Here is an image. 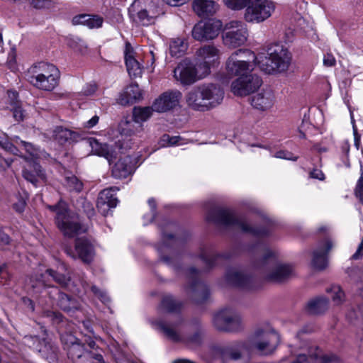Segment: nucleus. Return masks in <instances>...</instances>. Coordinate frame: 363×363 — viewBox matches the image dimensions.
I'll use <instances>...</instances> for the list:
<instances>
[{
	"label": "nucleus",
	"instance_id": "bb28decb",
	"mask_svg": "<svg viewBox=\"0 0 363 363\" xmlns=\"http://www.w3.org/2000/svg\"><path fill=\"white\" fill-rule=\"evenodd\" d=\"M191 6L194 13L202 18L215 15L220 9L214 0H193Z\"/></svg>",
	"mask_w": 363,
	"mask_h": 363
},
{
	"label": "nucleus",
	"instance_id": "a18cd8bd",
	"mask_svg": "<svg viewBox=\"0 0 363 363\" xmlns=\"http://www.w3.org/2000/svg\"><path fill=\"white\" fill-rule=\"evenodd\" d=\"M162 140L164 144L167 145H182L184 144V140L180 136H169L168 135H164L162 138Z\"/></svg>",
	"mask_w": 363,
	"mask_h": 363
},
{
	"label": "nucleus",
	"instance_id": "0eeeda50",
	"mask_svg": "<svg viewBox=\"0 0 363 363\" xmlns=\"http://www.w3.org/2000/svg\"><path fill=\"white\" fill-rule=\"evenodd\" d=\"M48 208L56 213V225L64 235L72 238L86 230L80 223L78 216L67 210L65 202L60 201L57 205L49 206Z\"/></svg>",
	"mask_w": 363,
	"mask_h": 363
},
{
	"label": "nucleus",
	"instance_id": "2f4dec72",
	"mask_svg": "<svg viewBox=\"0 0 363 363\" xmlns=\"http://www.w3.org/2000/svg\"><path fill=\"white\" fill-rule=\"evenodd\" d=\"M103 18L99 16L82 14L75 16L72 19L74 24H82L89 28H98L103 24Z\"/></svg>",
	"mask_w": 363,
	"mask_h": 363
},
{
	"label": "nucleus",
	"instance_id": "e2e57ef3",
	"mask_svg": "<svg viewBox=\"0 0 363 363\" xmlns=\"http://www.w3.org/2000/svg\"><path fill=\"white\" fill-rule=\"evenodd\" d=\"M148 204H149V206H150V208H151V210L152 211V215H151V218H150V220H152L153 218H154V216H155L154 211H155V206H156L155 200L153 199H150L148 200Z\"/></svg>",
	"mask_w": 363,
	"mask_h": 363
},
{
	"label": "nucleus",
	"instance_id": "4d7b16f0",
	"mask_svg": "<svg viewBox=\"0 0 363 363\" xmlns=\"http://www.w3.org/2000/svg\"><path fill=\"white\" fill-rule=\"evenodd\" d=\"M99 119V116H93L90 120H89L88 121H86L85 123L84 127L87 128H93L98 123Z\"/></svg>",
	"mask_w": 363,
	"mask_h": 363
},
{
	"label": "nucleus",
	"instance_id": "b1692460",
	"mask_svg": "<svg viewBox=\"0 0 363 363\" xmlns=\"http://www.w3.org/2000/svg\"><path fill=\"white\" fill-rule=\"evenodd\" d=\"M118 191L116 187H111L101 191L97 200V208L99 212L106 216L111 208H115L118 203V199L115 196Z\"/></svg>",
	"mask_w": 363,
	"mask_h": 363
},
{
	"label": "nucleus",
	"instance_id": "3c124183",
	"mask_svg": "<svg viewBox=\"0 0 363 363\" xmlns=\"http://www.w3.org/2000/svg\"><path fill=\"white\" fill-rule=\"evenodd\" d=\"M51 2V0H31V4L37 9L49 7Z\"/></svg>",
	"mask_w": 363,
	"mask_h": 363
},
{
	"label": "nucleus",
	"instance_id": "13d9d810",
	"mask_svg": "<svg viewBox=\"0 0 363 363\" xmlns=\"http://www.w3.org/2000/svg\"><path fill=\"white\" fill-rule=\"evenodd\" d=\"M311 177L314 179L323 180L324 179V174L320 169H314L311 172Z\"/></svg>",
	"mask_w": 363,
	"mask_h": 363
},
{
	"label": "nucleus",
	"instance_id": "7c9ffc66",
	"mask_svg": "<svg viewBox=\"0 0 363 363\" xmlns=\"http://www.w3.org/2000/svg\"><path fill=\"white\" fill-rule=\"evenodd\" d=\"M248 342H237L227 347L223 352L224 363L241 358V352L247 348Z\"/></svg>",
	"mask_w": 363,
	"mask_h": 363
},
{
	"label": "nucleus",
	"instance_id": "423d86ee",
	"mask_svg": "<svg viewBox=\"0 0 363 363\" xmlns=\"http://www.w3.org/2000/svg\"><path fill=\"white\" fill-rule=\"evenodd\" d=\"M0 146L13 155L23 157L27 164L37 162L38 160L47 157L45 152L32 143L21 140L18 136H13L10 140L6 135L0 136Z\"/></svg>",
	"mask_w": 363,
	"mask_h": 363
},
{
	"label": "nucleus",
	"instance_id": "ddd939ff",
	"mask_svg": "<svg viewBox=\"0 0 363 363\" xmlns=\"http://www.w3.org/2000/svg\"><path fill=\"white\" fill-rule=\"evenodd\" d=\"M299 347L301 352L291 363H331L337 360L336 356L323 354L315 344L311 342H306Z\"/></svg>",
	"mask_w": 363,
	"mask_h": 363
},
{
	"label": "nucleus",
	"instance_id": "1a4fd4ad",
	"mask_svg": "<svg viewBox=\"0 0 363 363\" xmlns=\"http://www.w3.org/2000/svg\"><path fill=\"white\" fill-rule=\"evenodd\" d=\"M248 37L247 24L240 20H232L224 26L222 42L226 48L235 49L244 45Z\"/></svg>",
	"mask_w": 363,
	"mask_h": 363
},
{
	"label": "nucleus",
	"instance_id": "8fccbe9b",
	"mask_svg": "<svg viewBox=\"0 0 363 363\" xmlns=\"http://www.w3.org/2000/svg\"><path fill=\"white\" fill-rule=\"evenodd\" d=\"M274 157L280 158V159H285L289 160H296L297 157L294 156L291 152L284 151V150H279L277 151L274 155Z\"/></svg>",
	"mask_w": 363,
	"mask_h": 363
},
{
	"label": "nucleus",
	"instance_id": "f3484780",
	"mask_svg": "<svg viewBox=\"0 0 363 363\" xmlns=\"http://www.w3.org/2000/svg\"><path fill=\"white\" fill-rule=\"evenodd\" d=\"M182 94L177 89L168 90L160 94L153 102L155 111L164 113L171 111L179 106Z\"/></svg>",
	"mask_w": 363,
	"mask_h": 363
},
{
	"label": "nucleus",
	"instance_id": "4c0bfd02",
	"mask_svg": "<svg viewBox=\"0 0 363 363\" xmlns=\"http://www.w3.org/2000/svg\"><path fill=\"white\" fill-rule=\"evenodd\" d=\"M196 61V63H194V70L198 81H199L207 77L211 74V69L213 67L201 60Z\"/></svg>",
	"mask_w": 363,
	"mask_h": 363
},
{
	"label": "nucleus",
	"instance_id": "a19ab883",
	"mask_svg": "<svg viewBox=\"0 0 363 363\" xmlns=\"http://www.w3.org/2000/svg\"><path fill=\"white\" fill-rule=\"evenodd\" d=\"M60 306L65 311L69 312L78 308L77 302L71 299L67 294H60Z\"/></svg>",
	"mask_w": 363,
	"mask_h": 363
},
{
	"label": "nucleus",
	"instance_id": "f257e3e1",
	"mask_svg": "<svg viewBox=\"0 0 363 363\" xmlns=\"http://www.w3.org/2000/svg\"><path fill=\"white\" fill-rule=\"evenodd\" d=\"M153 107L137 106L133 110V121H122L119 125L120 138L113 145L101 143L96 139L90 138L86 143L91 148L93 154L106 158L109 163L116 158L119 152L123 153L135 145V138L143 131V123L152 115Z\"/></svg>",
	"mask_w": 363,
	"mask_h": 363
},
{
	"label": "nucleus",
	"instance_id": "dca6fc26",
	"mask_svg": "<svg viewBox=\"0 0 363 363\" xmlns=\"http://www.w3.org/2000/svg\"><path fill=\"white\" fill-rule=\"evenodd\" d=\"M162 332L170 340L175 342H184L189 345H199L201 340L203 331L199 330L196 331L192 336L186 335V329L183 328H178L176 325H169L163 323H160Z\"/></svg>",
	"mask_w": 363,
	"mask_h": 363
},
{
	"label": "nucleus",
	"instance_id": "5fc2aeb1",
	"mask_svg": "<svg viewBox=\"0 0 363 363\" xmlns=\"http://www.w3.org/2000/svg\"><path fill=\"white\" fill-rule=\"evenodd\" d=\"M356 195L363 203V177L361 176L356 188Z\"/></svg>",
	"mask_w": 363,
	"mask_h": 363
},
{
	"label": "nucleus",
	"instance_id": "c03bdc74",
	"mask_svg": "<svg viewBox=\"0 0 363 363\" xmlns=\"http://www.w3.org/2000/svg\"><path fill=\"white\" fill-rule=\"evenodd\" d=\"M45 275L52 277V279L55 281H57V283H59L60 284H61L62 286H67L68 282L70 281V279L69 277H67L62 274H59L58 273H55V272H53L51 269H48L46 271Z\"/></svg>",
	"mask_w": 363,
	"mask_h": 363
},
{
	"label": "nucleus",
	"instance_id": "de8ad7c7",
	"mask_svg": "<svg viewBox=\"0 0 363 363\" xmlns=\"http://www.w3.org/2000/svg\"><path fill=\"white\" fill-rule=\"evenodd\" d=\"M24 343L30 347H33V349L41 351V348L39 347V340L36 337L33 336H26L24 337Z\"/></svg>",
	"mask_w": 363,
	"mask_h": 363
},
{
	"label": "nucleus",
	"instance_id": "c9c22d12",
	"mask_svg": "<svg viewBox=\"0 0 363 363\" xmlns=\"http://www.w3.org/2000/svg\"><path fill=\"white\" fill-rule=\"evenodd\" d=\"M328 300L325 297H317L310 300L306 305V310L311 314H320L327 310Z\"/></svg>",
	"mask_w": 363,
	"mask_h": 363
},
{
	"label": "nucleus",
	"instance_id": "603ef678",
	"mask_svg": "<svg viewBox=\"0 0 363 363\" xmlns=\"http://www.w3.org/2000/svg\"><path fill=\"white\" fill-rule=\"evenodd\" d=\"M336 64V60L331 53H327L323 57V65L325 67H333Z\"/></svg>",
	"mask_w": 363,
	"mask_h": 363
},
{
	"label": "nucleus",
	"instance_id": "7ed1b4c3",
	"mask_svg": "<svg viewBox=\"0 0 363 363\" xmlns=\"http://www.w3.org/2000/svg\"><path fill=\"white\" fill-rule=\"evenodd\" d=\"M223 97L224 91L218 85L205 83L189 91L185 95V101L189 108L206 111L220 105Z\"/></svg>",
	"mask_w": 363,
	"mask_h": 363
},
{
	"label": "nucleus",
	"instance_id": "5701e85b",
	"mask_svg": "<svg viewBox=\"0 0 363 363\" xmlns=\"http://www.w3.org/2000/svg\"><path fill=\"white\" fill-rule=\"evenodd\" d=\"M276 101L274 92L269 89H262L252 96L251 105L259 111L271 110Z\"/></svg>",
	"mask_w": 363,
	"mask_h": 363
},
{
	"label": "nucleus",
	"instance_id": "49530a36",
	"mask_svg": "<svg viewBox=\"0 0 363 363\" xmlns=\"http://www.w3.org/2000/svg\"><path fill=\"white\" fill-rule=\"evenodd\" d=\"M96 91V86L95 84H87L86 85L80 93L76 94L75 98L77 99H81L82 96L89 97L93 96Z\"/></svg>",
	"mask_w": 363,
	"mask_h": 363
},
{
	"label": "nucleus",
	"instance_id": "774afa93",
	"mask_svg": "<svg viewBox=\"0 0 363 363\" xmlns=\"http://www.w3.org/2000/svg\"><path fill=\"white\" fill-rule=\"evenodd\" d=\"M172 363H194V362L190 360H188V359H177V360L173 362Z\"/></svg>",
	"mask_w": 363,
	"mask_h": 363
},
{
	"label": "nucleus",
	"instance_id": "c756f323",
	"mask_svg": "<svg viewBox=\"0 0 363 363\" xmlns=\"http://www.w3.org/2000/svg\"><path fill=\"white\" fill-rule=\"evenodd\" d=\"M72 359H79L85 355L91 360L92 363H103V357L101 354H91L84 351V346L79 343H72L68 352Z\"/></svg>",
	"mask_w": 363,
	"mask_h": 363
},
{
	"label": "nucleus",
	"instance_id": "052dcab7",
	"mask_svg": "<svg viewBox=\"0 0 363 363\" xmlns=\"http://www.w3.org/2000/svg\"><path fill=\"white\" fill-rule=\"evenodd\" d=\"M352 124H353V133H354V144L356 145V147L358 148V146L359 145V135H358L357 133V129L354 125V121L353 119L352 118Z\"/></svg>",
	"mask_w": 363,
	"mask_h": 363
},
{
	"label": "nucleus",
	"instance_id": "6ab92c4d",
	"mask_svg": "<svg viewBox=\"0 0 363 363\" xmlns=\"http://www.w3.org/2000/svg\"><path fill=\"white\" fill-rule=\"evenodd\" d=\"M194 73V62L184 60L174 68V78L182 85H191L198 81Z\"/></svg>",
	"mask_w": 363,
	"mask_h": 363
},
{
	"label": "nucleus",
	"instance_id": "ea45409f",
	"mask_svg": "<svg viewBox=\"0 0 363 363\" xmlns=\"http://www.w3.org/2000/svg\"><path fill=\"white\" fill-rule=\"evenodd\" d=\"M251 0H222L223 4L229 10L239 11L245 9Z\"/></svg>",
	"mask_w": 363,
	"mask_h": 363
},
{
	"label": "nucleus",
	"instance_id": "cd10ccee",
	"mask_svg": "<svg viewBox=\"0 0 363 363\" xmlns=\"http://www.w3.org/2000/svg\"><path fill=\"white\" fill-rule=\"evenodd\" d=\"M67 253L73 258H79L84 262H90L94 257V250L92 245L84 239H78L76 241L74 252L67 250Z\"/></svg>",
	"mask_w": 363,
	"mask_h": 363
},
{
	"label": "nucleus",
	"instance_id": "2eb2a0df",
	"mask_svg": "<svg viewBox=\"0 0 363 363\" xmlns=\"http://www.w3.org/2000/svg\"><path fill=\"white\" fill-rule=\"evenodd\" d=\"M222 28L220 20L213 18L206 21H201L194 26L192 37L200 42L212 40L218 36Z\"/></svg>",
	"mask_w": 363,
	"mask_h": 363
},
{
	"label": "nucleus",
	"instance_id": "aec40b11",
	"mask_svg": "<svg viewBox=\"0 0 363 363\" xmlns=\"http://www.w3.org/2000/svg\"><path fill=\"white\" fill-rule=\"evenodd\" d=\"M294 274V268L288 264L277 262L272 260L269 262V269L266 272V279L274 282H282Z\"/></svg>",
	"mask_w": 363,
	"mask_h": 363
},
{
	"label": "nucleus",
	"instance_id": "9d476101",
	"mask_svg": "<svg viewBox=\"0 0 363 363\" xmlns=\"http://www.w3.org/2000/svg\"><path fill=\"white\" fill-rule=\"evenodd\" d=\"M207 219L215 223L225 225H237L243 232L248 233L256 237H263L269 233L266 228L257 229L248 225L244 220L237 218L228 209H216L209 213Z\"/></svg>",
	"mask_w": 363,
	"mask_h": 363
},
{
	"label": "nucleus",
	"instance_id": "0e129e2a",
	"mask_svg": "<svg viewBox=\"0 0 363 363\" xmlns=\"http://www.w3.org/2000/svg\"><path fill=\"white\" fill-rule=\"evenodd\" d=\"M275 252L269 249H266L264 254V259L267 260L269 257H274L275 256Z\"/></svg>",
	"mask_w": 363,
	"mask_h": 363
},
{
	"label": "nucleus",
	"instance_id": "bf43d9fd",
	"mask_svg": "<svg viewBox=\"0 0 363 363\" xmlns=\"http://www.w3.org/2000/svg\"><path fill=\"white\" fill-rule=\"evenodd\" d=\"M13 162L12 160H6L0 158V170L5 169L6 167H9Z\"/></svg>",
	"mask_w": 363,
	"mask_h": 363
},
{
	"label": "nucleus",
	"instance_id": "f8f14e48",
	"mask_svg": "<svg viewBox=\"0 0 363 363\" xmlns=\"http://www.w3.org/2000/svg\"><path fill=\"white\" fill-rule=\"evenodd\" d=\"M213 325L216 330L226 333H238L244 328L242 315L232 309H223L215 313Z\"/></svg>",
	"mask_w": 363,
	"mask_h": 363
},
{
	"label": "nucleus",
	"instance_id": "09e8293b",
	"mask_svg": "<svg viewBox=\"0 0 363 363\" xmlns=\"http://www.w3.org/2000/svg\"><path fill=\"white\" fill-rule=\"evenodd\" d=\"M78 44H83L84 45V41L80 38H70L68 41V45L76 51L83 52V49L78 48Z\"/></svg>",
	"mask_w": 363,
	"mask_h": 363
},
{
	"label": "nucleus",
	"instance_id": "39448f33",
	"mask_svg": "<svg viewBox=\"0 0 363 363\" xmlns=\"http://www.w3.org/2000/svg\"><path fill=\"white\" fill-rule=\"evenodd\" d=\"M29 82L36 89L52 91L59 84L60 74L52 64L39 62L28 69Z\"/></svg>",
	"mask_w": 363,
	"mask_h": 363
},
{
	"label": "nucleus",
	"instance_id": "a211bd4d",
	"mask_svg": "<svg viewBox=\"0 0 363 363\" xmlns=\"http://www.w3.org/2000/svg\"><path fill=\"white\" fill-rule=\"evenodd\" d=\"M335 246L334 242L330 238H325L320 241L316 249L313 252L311 265L314 269H323L328 264V253Z\"/></svg>",
	"mask_w": 363,
	"mask_h": 363
},
{
	"label": "nucleus",
	"instance_id": "79ce46f5",
	"mask_svg": "<svg viewBox=\"0 0 363 363\" xmlns=\"http://www.w3.org/2000/svg\"><path fill=\"white\" fill-rule=\"evenodd\" d=\"M179 306V303L172 296H165L163 297L161 307L164 311L172 312L175 311Z\"/></svg>",
	"mask_w": 363,
	"mask_h": 363
},
{
	"label": "nucleus",
	"instance_id": "c85d7f7f",
	"mask_svg": "<svg viewBox=\"0 0 363 363\" xmlns=\"http://www.w3.org/2000/svg\"><path fill=\"white\" fill-rule=\"evenodd\" d=\"M142 99V92L137 84H131L121 93L118 101L121 105L133 104Z\"/></svg>",
	"mask_w": 363,
	"mask_h": 363
},
{
	"label": "nucleus",
	"instance_id": "f704fd0d",
	"mask_svg": "<svg viewBox=\"0 0 363 363\" xmlns=\"http://www.w3.org/2000/svg\"><path fill=\"white\" fill-rule=\"evenodd\" d=\"M225 280L230 285L244 287L247 286L249 278L237 269H230L225 275Z\"/></svg>",
	"mask_w": 363,
	"mask_h": 363
},
{
	"label": "nucleus",
	"instance_id": "393cba45",
	"mask_svg": "<svg viewBox=\"0 0 363 363\" xmlns=\"http://www.w3.org/2000/svg\"><path fill=\"white\" fill-rule=\"evenodd\" d=\"M23 177L35 186L45 183L47 180L45 172L38 162L27 164L23 170Z\"/></svg>",
	"mask_w": 363,
	"mask_h": 363
},
{
	"label": "nucleus",
	"instance_id": "6e6d98bb",
	"mask_svg": "<svg viewBox=\"0 0 363 363\" xmlns=\"http://www.w3.org/2000/svg\"><path fill=\"white\" fill-rule=\"evenodd\" d=\"M171 6H179L189 2L190 0H162Z\"/></svg>",
	"mask_w": 363,
	"mask_h": 363
},
{
	"label": "nucleus",
	"instance_id": "58836bf2",
	"mask_svg": "<svg viewBox=\"0 0 363 363\" xmlns=\"http://www.w3.org/2000/svg\"><path fill=\"white\" fill-rule=\"evenodd\" d=\"M334 305L339 306L345 301V293L340 286L333 285L327 289Z\"/></svg>",
	"mask_w": 363,
	"mask_h": 363
},
{
	"label": "nucleus",
	"instance_id": "473e14b6",
	"mask_svg": "<svg viewBox=\"0 0 363 363\" xmlns=\"http://www.w3.org/2000/svg\"><path fill=\"white\" fill-rule=\"evenodd\" d=\"M52 137L57 143L63 144L66 142L76 141L79 135L76 132L67 128L57 127L53 131Z\"/></svg>",
	"mask_w": 363,
	"mask_h": 363
},
{
	"label": "nucleus",
	"instance_id": "f03ea898",
	"mask_svg": "<svg viewBox=\"0 0 363 363\" xmlns=\"http://www.w3.org/2000/svg\"><path fill=\"white\" fill-rule=\"evenodd\" d=\"M257 59L248 49H239L232 52L225 63L226 73L237 77L231 84V91L237 96H247L262 84L261 79L252 73Z\"/></svg>",
	"mask_w": 363,
	"mask_h": 363
},
{
	"label": "nucleus",
	"instance_id": "a878e982",
	"mask_svg": "<svg viewBox=\"0 0 363 363\" xmlns=\"http://www.w3.org/2000/svg\"><path fill=\"white\" fill-rule=\"evenodd\" d=\"M124 57L127 71L130 77H141L143 67L136 58V53L129 43L125 44Z\"/></svg>",
	"mask_w": 363,
	"mask_h": 363
},
{
	"label": "nucleus",
	"instance_id": "72a5a7b5",
	"mask_svg": "<svg viewBox=\"0 0 363 363\" xmlns=\"http://www.w3.org/2000/svg\"><path fill=\"white\" fill-rule=\"evenodd\" d=\"M8 96L9 99V108L13 112V118L17 121H21L24 119V111L21 108L19 101L17 100L18 94L16 91H8Z\"/></svg>",
	"mask_w": 363,
	"mask_h": 363
},
{
	"label": "nucleus",
	"instance_id": "9b49d317",
	"mask_svg": "<svg viewBox=\"0 0 363 363\" xmlns=\"http://www.w3.org/2000/svg\"><path fill=\"white\" fill-rule=\"evenodd\" d=\"M276 9V3L272 0L250 1L243 13L245 23L259 24L269 18Z\"/></svg>",
	"mask_w": 363,
	"mask_h": 363
},
{
	"label": "nucleus",
	"instance_id": "e433bc0d",
	"mask_svg": "<svg viewBox=\"0 0 363 363\" xmlns=\"http://www.w3.org/2000/svg\"><path fill=\"white\" fill-rule=\"evenodd\" d=\"M187 49V44L184 38H174L169 41V52L172 56L179 57L182 55Z\"/></svg>",
	"mask_w": 363,
	"mask_h": 363
},
{
	"label": "nucleus",
	"instance_id": "864d4df0",
	"mask_svg": "<svg viewBox=\"0 0 363 363\" xmlns=\"http://www.w3.org/2000/svg\"><path fill=\"white\" fill-rule=\"evenodd\" d=\"M91 291L101 300L102 302L106 303L109 301V298L107 296L106 294L104 291H101L96 286H93L91 287Z\"/></svg>",
	"mask_w": 363,
	"mask_h": 363
},
{
	"label": "nucleus",
	"instance_id": "20e7f679",
	"mask_svg": "<svg viewBox=\"0 0 363 363\" xmlns=\"http://www.w3.org/2000/svg\"><path fill=\"white\" fill-rule=\"evenodd\" d=\"M257 57V65L267 74L286 72L291 62V54L281 43L270 44L266 53H259Z\"/></svg>",
	"mask_w": 363,
	"mask_h": 363
},
{
	"label": "nucleus",
	"instance_id": "6e6552de",
	"mask_svg": "<svg viewBox=\"0 0 363 363\" xmlns=\"http://www.w3.org/2000/svg\"><path fill=\"white\" fill-rule=\"evenodd\" d=\"M279 342V335L269 325H265L255 328L248 345L259 354L269 355L276 350Z\"/></svg>",
	"mask_w": 363,
	"mask_h": 363
},
{
	"label": "nucleus",
	"instance_id": "338daca9",
	"mask_svg": "<svg viewBox=\"0 0 363 363\" xmlns=\"http://www.w3.org/2000/svg\"><path fill=\"white\" fill-rule=\"evenodd\" d=\"M23 303H25V305H27L32 311H34V306H33V301L30 299L27 298H23Z\"/></svg>",
	"mask_w": 363,
	"mask_h": 363
},
{
	"label": "nucleus",
	"instance_id": "680f3d73",
	"mask_svg": "<svg viewBox=\"0 0 363 363\" xmlns=\"http://www.w3.org/2000/svg\"><path fill=\"white\" fill-rule=\"evenodd\" d=\"M9 237L7 234L0 231V241L3 244H8L9 242Z\"/></svg>",
	"mask_w": 363,
	"mask_h": 363
},
{
	"label": "nucleus",
	"instance_id": "69168bd1",
	"mask_svg": "<svg viewBox=\"0 0 363 363\" xmlns=\"http://www.w3.org/2000/svg\"><path fill=\"white\" fill-rule=\"evenodd\" d=\"M25 205L26 202L24 201H21L18 203L14 204V208L18 212H22L24 209Z\"/></svg>",
	"mask_w": 363,
	"mask_h": 363
},
{
	"label": "nucleus",
	"instance_id": "4be33fe9",
	"mask_svg": "<svg viewBox=\"0 0 363 363\" xmlns=\"http://www.w3.org/2000/svg\"><path fill=\"white\" fill-rule=\"evenodd\" d=\"M221 52L214 45H204L198 48L195 52L196 60H201L213 67L220 64Z\"/></svg>",
	"mask_w": 363,
	"mask_h": 363
},
{
	"label": "nucleus",
	"instance_id": "37998d69",
	"mask_svg": "<svg viewBox=\"0 0 363 363\" xmlns=\"http://www.w3.org/2000/svg\"><path fill=\"white\" fill-rule=\"evenodd\" d=\"M66 185L70 191H80L83 184L75 176L66 177Z\"/></svg>",
	"mask_w": 363,
	"mask_h": 363
},
{
	"label": "nucleus",
	"instance_id": "4468645a",
	"mask_svg": "<svg viewBox=\"0 0 363 363\" xmlns=\"http://www.w3.org/2000/svg\"><path fill=\"white\" fill-rule=\"evenodd\" d=\"M143 4L137 13L138 21L143 26L155 23L156 19L163 13V11L157 0H137L132 5L135 10Z\"/></svg>",
	"mask_w": 363,
	"mask_h": 363
},
{
	"label": "nucleus",
	"instance_id": "412c9836",
	"mask_svg": "<svg viewBox=\"0 0 363 363\" xmlns=\"http://www.w3.org/2000/svg\"><path fill=\"white\" fill-rule=\"evenodd\" d=\"M137 167V159L129 155L120 156L119 160L112 168V174L118 179L126 178L132 174Z\"/></svg>",
	"mask_w": 363,
	"mask_h": 363
}]
</instances>
